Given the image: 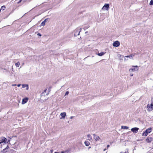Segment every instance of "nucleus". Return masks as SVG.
I'll use <instances>...</instances> for the list:
<instances>
[{"instance_id": "72a5a7b5", "label": "nucleus", "mask_w": 153, "mask_h": 153, "mask_svg": "<svg viewBox=\"0 0 153 153\" xmlns=\"http://www.w3.org/2000/svg\"><path fill=\"white\" fill-rule=\"evenodd\" d=\"M22 0H20L19 1V2H18V3H20L22 1Z\"/></svg>"}, {"instance_id": "393cba45", "label": "nucleus", "mask_w": 153, "mask_h": 153, "mask_svg": "<svg viewBox=\"0 0 153 153\" xmlns=\"http://www.w3.org/2000/svg\"><path fill=\"white\" fill-rule=\"evenodd\" d=\"M5 9V7L4 6H3L1 7V9L3 10Z\"/></svg>"}, {"instance_id": "7ed1b4c3", "label": "nucleus", "mask_w": 153, "mask_h": 153, "mask_svg": "<svg viewBox=\"0 0 153 153\" xmlns=\"http://www.w3.org/2000/svg\"><path fill=\"white\" fill-rule=\"evenodd\" d=\"M7 141V139L4 137H0V144L3 143H5Z\"/></svg>"}, {"instance_id": "f257e3e1", "label": "nucleus", "mask_w": 153, "mask_h": 153, "mask_svg": "<svg viewBox=\"0 0 153 153\" xmlns=\"http://www.w3.org/2000/svg\"><path fill=\"white\" fill-rule=\"evenodd\" d=\"M133 68H131L129 70V72H132L133 71H137L138 69V66H134Z\"/></svg>"}, {"instance_id": "aec40b11", "label": "nucleus", "mask_w": 153, "mask_h": 153, "mask_svg": "<svg viewBox=\"0 0 153 153\" xmlns=\"http://www.w3.org/2000/svg\"><path fill=\"white\" fill-rule=\"evenodd\" d=\"M121 128L124 129H127L128 128V127L127 126H121Z\"/></svg>"}, {"instance_id": "cd10ccee", "label": "nucleus", "mask_w": 153, "mask_h": 153, "mask_svg": "<svg viewBox=\"0 0 153 153\" xmlns=\"http://www.w3.org/2000/svg\"><path fill=\"white\" fill-rule=\"evenodd\" d=\"M69 94V92L68 91H66L65 93V96H66V95H68Z\"/></svg>"}, {"instance_id": "412c9836", "label": "nucleus", "mask_w": 153, "mask_h": 153, "mask_svg": "<svg viewBox=\"0 0 153 153\" xmlns=\"http://www.w3.org/2000/svg\"><path fill=\"white\" fill-rule=\"evenodd\" d=\"M20 65L19 62H18L16 63L15 65L17 67H19Z\"/></svg>"}, {"instance_id": "79ce46f5", "label": "nucleus", "mask_w": 153, "mask_h": 153, "mask_svg": "<svg viewBox=\"0 0 153 153\" xmlns=\"http://www.w3.org/2000/svg\"><path fill=\"white\" fill-rule=\"evenodd\" d=\"M51 152H52V151H53L52 150H51Z\"/></svg>"}, {"instance_id": "9d476101", "label": "nucleus", "mask_w": 153, "mask_h": 153, "mask_svg": "<svg viewBox=\"0 0 153 153\" xmlns=\"http://www.w3.org/2000/svg\"><path fill=\"white\" fill-rule=\"evenodd\" d=\"M28 100V98H25L23 99L22 100V104H24L26 103L27 101Z\"/></svg>"}, {"instance_id": "20e7f679", "label": "nucleus", "mask_w": 153, "mask_h": 153, "mask_svg": "<svg viewBox=\"0 0 153 153\" xmlns=\"http://www.w3.org/2000/svg\"><path fill=\"white\" fill-rule=\"evenodd\" d=\"M147 108L148 111H152L153 109V104L151 103L150 105L148 104Z\"/></svg>"}, {"instance_id": "37998d69", "label": "nucleus", "mask_w": 153, "mask_h": 153, "mask_svg": "<svg viewBox=\"0 0 153 153\" xmlns=\"http://www.w3.org/2000/svg\"><path fill=\"white\" fill-rule=\"evenodd\" d=\"M120 153H122L120 152Z\"/></svg>"}, {"instance_id": "c756f323", "label": "nucleus", "mask_w": 153, "mask_h": 153, "mask_svg": "<svg viewBox=\"0 0 153 153\" xmlns=\"http://www.w3.org/2000/svg\"><path fill=\"white\" fill-rule=\"evenodd\" d=\"M119 55L120 56H119V57H122V58H123V56L122 55Z\"/></svg>"}, {"instance_id": "6e6552de", "label": "nucleus", "mask_w": 153, "mask_h": 153, "mask_svg": "<svg viewBox=\"0 0 153 153\" xmlns=\"http://www.w3.org/2000/svg\"><path fill=\"white\" fill-rule=\"evenodd\" d=\"M94 139L96 141L99 140L100 139V137L95 134H93Z\"/></svg>"}, {"instance_id": "39448f33", "label": "nucleus", "mask_w": 153, "mask_h": 153, "mask_svg": "<svg viewBox=\"0 0 153 153\" xmlns=\"http://www.w3.org/2000/svg\"><path fill=\"white\" fill-rule=\"evenodd\" d=\"M81 30V28L80 29L77 28L76 30H75V32L74 33V36H76L77 35H79V33L80 32Z\"/></svg>"}, {"instance_id": "473e14b6", "label": "nucleus", "mask_w": 153, "mask_h": 153, "mask_svg": "<svg viewBox=\"0 0 153 153\" xmlns=\"http://www.w3.org/2000/svg\"><path fill=\"white\" fill-rule=\"evenodd\" d=\"M14 89L15 90H17V87H15V88H14Z\"/></svg>"}, {"instance_id": "ddd939ff", "label": "nucleus", "mask_w": 153, "mask_h": 153, "mask_svg": "<svg viewBox=\"0 0 153 153\" xmlns=\"http://www.w3.org/2000/svg\"><path fill=\"white\" fill-rule=\"evenodd\" d=\"M88 140L89 141H91L92 140V137L91 135L90 134H88L87 135Z\"/></svg>"}, {"instance_id": "5701e85b", "label": "nucleus", "mask_w": 153, "mask_h": 153, "mask_svg": "<svg viewBox=\"0 0 153 153\" xmlns=\"http://www.w3.org/2000/svg\"><path fill=\"white\" fill-rule=\"evenodd\" d=\"M6 149H7V148H6L5 149H3L1 151V152H2L3 153H5V152H6V151H5V150H6Z\"/></svg>"}, {"instance_id": "4be33fe9", "label": "nucleus", "mask_w": 153, "mask_h": 153, "mask_svg": "<svg viewBox=\"0 0 153 153\" xmlns=\"http://www.w3.org/2000/svg\"><path fill=\"white\" fill-rule=\"evenodd\" d=\"M61 153H69V152L68 151H62L61 152Z\"/></svg>"}, {"instance_id": "6ab92c4d", "label": "nucleus", "mask_w": 153, "mask_h": 153, "mask_svg": "<svg viewBox=\"0 0 153 153\" xmlns=\"http://www.w3.org/2000/svg\"><path fill=\"white\" fill-rule=\"evenodd\" d=\"M148 134V133L145 131V132H143L142 134V136H147Z\"/></svg>"}, {"instance_id": "ea45409f", "label": "nucleus", "mask_w": 153, "mask_h": 153, "mask_svg": "<svg viewBox=\"0 0 153 153\" xmlns=\"http://www.w3.org/2000/svg\"><path fill=\"white\" fill-rule=\"evenodd\" d=\"M9 141H10V140H8V141H7V143H8L9 142Z\"/></svg>"}, {"instance_id": "c9c22d12", "label": "nucleus", "mask_w": 153, "mask_h": 153, "mask_svg": "<svg viewBox=\"0 0 153 153\" xmlns=\"http://www.w3.org/2000/svg\"><path fill=\"white\" fill-rule=\"evenodd\" d=\"M73 117H74L73 116H71V117H70V118L71 119H72Z\"/></svg>"}, {"instance_id": "9b49d317", "label": "nucleus", "mask_w": 153, "mask_h": 153, "mask_svg": "<svg viewBox=\"0 0 153 153\" xmlns=\"http://www.w3.org/2000/svg\"><path fill=\"white\" fill-rule=\"evenodd\" d=\"M66 115V113L65 112H62V113H61L60 116L62 117L60 118V119H62V118H65V117Z\"/></svg>"}, {"instance_id": "f03ea898", "label": "nucleus", "mask_w": 153, "mask_h": 153, "mask_svg": "<svg viewBox=\"0 0 153 153\" xmlns=\"http://www.w3.org/2000/svg\"><path fill=\"white\" fill-rule=\"evenodd\" d=\"M109 7V4H105L102 7V9L104 10H108Z\"/></svg>"}, {"instance_id": "58836bf2", "label": "nucleus", "mask_w": 153, "mask_h": 153, "mask_svg": "<svg viewBox=\"0 0 153 153\" xmlns=\"http://www.w3.org/2000/svg\"><path fill=\"white\" fill-rule=\"evenodd\" d=\"M106 150V149H104L103 151H105V150Z\"/></svg>"}, {"instance_id": "f8f14e48", "label": "nucleus", "mask_w": 153, "mask_h": 153, "mask_svg": "<svg viewBox=\"0 0 153 153\" xmlns=\"http://www.w3.org/2000/svg\"><path fill=\"white\" fill-rule=\"evenodd\" d=\"M22 86L23 88H26V89L27 90H28L29 89L28 85L27 84H22Z\"/></svg>"}, {"instance_id": "4468645a", "label": "nucleus", "mask_w": 153, "mask_h": 153, "mask_svg": "<svg viewBox=\"0 0 153 153\" xmlns=\"http://www.w3.org/2000/svg\"><path fill=\"white\" fill-rule=\"evenodd\" d=\"M152 128H149L147 129L145 131L148 134L151 132Z\"/></svg>"}, {"instance_id": "c85d7f7f", "label": "nucleus", "mask_w": 153, "mask_h": 153, "mask_svg": "<svg viewBox=\"0 0 153 153\" xmlns=\"http://www.w3.org/2000/svg\"><path fill=\"white\" fill-rule=\"evenodd\" d=\"M37 35H38V36H42L41 34L40 33H38L37 34Z\"/></svg>"}, {"instance_id": "a878e982", "label": "nucleus", "mask_w": 153, "mask_h": 153, "mask_svg": "<svg viewBox=\"0 0 153 153\" xmlns=\"http://www.w3.org/2000/svg\"><path fill=\"white\" fill-rule=\"evenodd\" d=\"M150 5H152L153 4V1L152 0H151V1H150V2L149 3Z\"/></svg>"}, {"instance_id": "bb28decb", "label": "nucleus", "mask_w": 153, "mask_h": 153, "mask_svg": "<svg viewBox=\"0 0 153 153\" xmlns=\"http://www.w3.org/2000/svg\"><path fill=\"white\" fill-rule=\"evenodd\" d=\"M89 27V26H87L86 27H84V28H83V29L85 30V29H87Z\"/></svg>"}, {"instance_id": "4c0bfd02", "label": "nucleus", "mask_w": 153, "mask_h": 153, "mask_svg": "<svg viewBox=\"0 0 153 153\" xmlns=\"http://www.w3.org/2000/svg\"><path fill=\"white\" fill-rule=\"evenodd\" d=\"M54 153H61V152H55Z\"/></svg>"}, {"instance_id": "a19ab883", "label": "nucleus", "mask_w": 153, "mask_h": 153, "mask_svg": "<svg viewBox=\"0 0 153 153\" xmlns=\"http://www.w3.org/2000/svg\"><path fill=\"white\" fill-rule=\"evenodd\" d=\"M8 146H7L6 148H8Z\"/></svg>"}, {"instance_id": "1a4fd4ad", "label": "nucleus", "mask_w": 153, "mask_h": 153, "mask_svg": "<svg viewBox=\"0 0 153 153\" xmlns=\"http://www.w3.org/2000/svg\"><path fill=\"white\" fill-rule=\"evenodd\" d=\"M147 143H150L153 141V138L152 137H148L146 140Z\"/></svg>"}, {"instance_id": "a211bd4d", "label": "nucleus", "mask_w": 153, "mask_h": 153, "mask_svg": "<svg viewBox=\"0 0 153 153\" xmlns=\"http://www.w3.org/2000/svg\"><path fill=\"white\" fill-rule=\"evenodd\" d=\"M46 91V90H45L44 92H42L41 94V98H43V97H44V95L45 94V92Z\"/></svg>"}, {"instance_id": "2eb2a0df", "label": "nucleus", "mask_w": 153, "mask_h": 153, "mask_svg": "<svg viewBox=\"0 0 153 153\" xmlns=\"http://www.w3.org/2000/svg\"><path fill=\"white\" fill-rule=\"evenodd\" d=\"M84 143H85V145L87 146H89V145L90 144L89 142V141H87V140H86L85 142Z\"/></svg>"}, {"instance_id": "b1692460", "label": "nucleus", "mask_w": 153, "mask_h": 153, "mask_svg": "<svg viewBox=\"0 0 153 153\" xmlns=\"http://www.w3.org/2000/svg\"><path fill=\"white\" fill-rule=\"evenodd\" d=\"M133 56H134V55L132 56V55H130L128 56H126L125 57H128L130 58H131V57L132 58Z\"/></svg>"}, {"instance_id": "2f4dec72", "label": "nucleus", "mask_w": 153, "mask_h": 153, "mask_svg": "<svg viewBox=\"0 0 153 153\" xmlns=\"http://www.w3.org/2000/svg\"><path fill=\"white\" fill-rule=\"evenodd\" d=\"M21 85L20 84H19L17 85V86L18 87H19L21 86Z\"/></svg>"}, {"instance_id": "f704fd0d", "label": "nucleus", "mask_w": 153, "mask_h": 153, "mask_svg": "<svg viewBox=\"0 0 153 153\" xmlns=\"http://www.w3.org/2000/svg\"><path fill=\"white\" fill-rule=\"evenodd\" d=\"M133 76V74H130V76Z\"/></svg>"}, {"instance_id": "0eeeda50", "label": "nucleus", "mask_w": 153, "mask_h": 153, "mask_svg": "<svg viewBox=\"0 0 153 153\" xmlns=\"http://www.w3.org/2000/svg\"><path fill=\"white\" fill-rule=\"evenodd\" d=\"M139 129L138 128L134 127L131 129V130L134 133H137L138 132V130Z\"/></svg>"}, {"instance_id": "f3484780", "label": "nucleus", "mask_w": 153, "mask_h": 153, "mask_svg": "<svg viewBox=\"0 0 153 153\" xmlns=\"http://www.w3.org/2000/svg\"><path fill=\"white\" fill-rule=\"evenodd\" d=\"M105 53H104L103 52H101V53H98L97 54V55L99 56H103V55H104Z\"/></svg>"}, {"instance_id": "423d86ee", "label": "nucleus", "mask_w": 153, "mask_h": 153, "mask_svg": "<svg viewBox=\"0 0 153 153\" xmlns=\"http://www.w3.org/2000/svg\"><path fill=\"white\" fill-rule=\"evenodd\" d=\"M120 45V42L119 41H117L114 42L113 45L114 47H118Z\"/></svg>"}, {"instance_id": "dca6fc26", "label": "nucleus", "mask_w": 153, "mask_h": 153, "mask_svg": "<svg viewBox=\"0 0 153 153\" xmlns=\"http://www.w3.org/2000/svg\"><path fill=\"white\" fill-rule=\"evenodd\" d=\"M47 20V19H45L43 22H42L41 25V26H44L45 25V23L46 22V20Z\"/></svg>"}, {"instance_id": "e433bc0d", "label": "nucleus", "mask_w": 153, "mask_h": 153, "mask_svg": "<svg viewBox=\"0 0 153 153\" xmlns=\"http://www.w3.org/2000/svg\"><path fill=\"white\" fill-rule=\"evenodd\" d=\"M109 146H110L109 145H107V148H108Z\"/></svg>"}, {"instance_id": "7c9ffc66", "label": "nucleus", "mask_w": 153, "mask_h": 153, "mask_svg": "<svg viewBox=\"0 0 153 153\" xmlns=\"http://www.w3.org/2000/svg\"><path fill=\"white\" fill-rule=\"evenodd\" d=\"M17 85L16 84H12V86H16Z\"/></svg>"}]
</instances>
